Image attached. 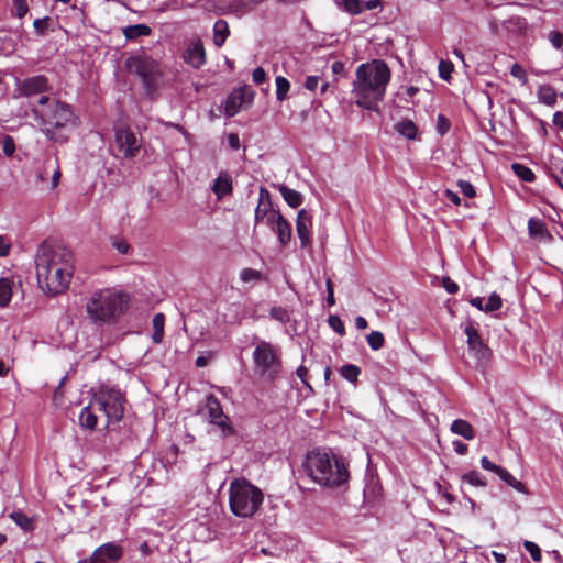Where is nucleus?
<instances>
[{
	"mask_svg": "<svg viewBox=\"0 0 563 563\" xmlns=\"http://www.w3.org/2000/svg\"><path fill=\"white\" fill-rule=\"evenodd\" d=\"M73 253L60 245L43 242L36 251L35 267L38 286L48 295L64 292L73 275Z\"/></svg>",
	"mask_w": 563,
	"mask_h": 563,
	"instance_id": "nucleus-1",
	"label": "nucleus"
},
{
	"mask_svg": "<svg viewBox=\"0 0 563 563\" xmlns=\"http://www.w3.org/2000/svg\"><path fill=\"white\" fill-rule=\"evenodd\" d=\"M391 78L388 65L382 59L361 64L355 71L352 95L355 103L366 110L376 111L383 101Z\"/></svg>",
	"mask_w": 563,
	"mask_h": 563,
	"instance_id": "nucleus-2",
	"label": "nucleus"
},
{
	"mask_svg": "<svg viewBox=\"0 0 563 563\" xmlns=\"http://www.w3.org/2000/svg\"><path fill=\"white\" fill-rule=\"evenodd\" d=\"M32 113L42 125V133L56 143H66L77 125L71 106L59 100H53L46 108L33 107Z\"/></svg>",
	"mask_w": 563,
	"mask_h": 563,
	"instance_id": "nucleus-3",
	"label": "nucleus"
},
{
	"mask_svg": "<svg viewBox=\"0 0 563 563\" xmlns=\"http://www.w3.org/2000/svg\"><path fill=\"white\" fill-rule=\"evenodd\" d=\"M305 473L317 484L330 488L347 483L350 473L344 461L325 451L312 450L303 462Z\"/></svg>",
	"mask_w": 563,
	"mask_h": 563,
	"instance_id": "nucleus-4",
	"label": "nucleus"
},
{
	"mask_svg": "<svg viewBox=\"0 0 563 563\" xmlns=\"http://www.w3.org/2000/svg\"><path fill=\"white\" fill-rule=\"evenodd\" d=\"M262 490L249 481L241 478L231 482L229 487V506L233 515L240 518L253 517L262 506Z\"/></svg>",
	"mask_w": 563,
	"mask_h": 563,
	"instance_id": "nucleus-5",
	"label": "nucleus"
},
{
	"mask_svg": "<svg viewBox=\"0 0 563 563\" xmlns=\"http://www.w3.org/2000/svg\"><path fill=\"white\" fill-rule=\"evenodd\" d=\"M126 306L123 294L112 289L95 291L86 305V311L95 322H111Z\"/></svg>",
	"mask_w": 563,
	"mask_h": 563,
	"instance_id": "nucleus-6",
	"label": "nucleus"
},
{
	"mask_svg": "<svg viewBox=\"0 0 563 563\" xmlns=\"http://www.w3.org/2000/svg\"><path fill=\"white\" fill-rule=\"evenodd\" d=\"M92 399L98 410L106 418V427L111 422H119L124 415L125 397L120 389L101 386L93 394Z\"/></svg>",
	"mask_w": 563,
	"mask_h": 563,
	"instance_id": "nucleus-7",
	"label": "nucleus"
},
{
	"mask_svg": "<svg viewBox=\"0 0 563 563\" xmlns=\"http://www.w3.org/2000/svg\"><path fill=\"white\" fill-rule=\"evenodd\" d=\"M253 361L262 377L274 380L278 376L282 361L277 349L272 343L260 341L253 352Z\"/></svg>",
	"mask_w": 563,
	"mask_h": 563,
	"instance_id": "nucleus-8",
	"label": "nucleus"
},
{
	"mask_svg": "<svg viewBox=\"0 0 563 563\" xmlns=\"http://www.w3.org/2000/svg\"><path fill=\"white\" fill-rule=\"evenodd\" d=\"M125 65L130 73L137 75L142 79L147 90L155 87L161 76V70L154 59L145 56H131L126 59Z\"/></svg>",
	"mask_w": 563,
	"mask_h": 563,
	"instance_id": "nucleus-9",
	"label": "nucleus"
},
{
	"mask_svg": "<svg viewBox=\"0 0 563 563\" xmlns=\"http://www.w3.org/2000/svg\"><path fill=\"white\" fill-rule=\"evenodd\" d=\"M464 333L467 336L468 352L475 358V366L485 367L490 360L492 350L483 342L478 330L472 322L465 325Z\"/></svg>",
	"mask_w": 563,
	"mask_h": 563,
	"instance_id": "nucleus-10",
	"label": "nucleus"
},
{
	"mask_svg": "<svg viewBox=\"0 0 563 563\" xmlns=\"http://www.w3.org/2000/svg\"><path fill=\"white\" fill-rule=\"evenodd\" d=\"M115 146L123 158H133L137 155L142 139L129 126L120 125L114 129Z\"/></svg>",
	"mask_w": 563,
	"mask_h": 563,
	"instance_id": "nucleus-11",
	"label": "nucleus"
},
{
	"mask_svg": "<svg viewBox=\"0 0 563 563\" xmlns=\"http://www.w3.org/2000/svg\"><path fill=\"white\" fill-rule=\"evenodd\" d=\"M254 97L255 91L249 85H244L233 89V91L228 96L225 101V115L230 118L234 117L244 104H252Z\"/></svg>",
	"mask_w": 563,
	"mask_h": 563,
	"instance_id": "nucleus-12",
	"label": "nucleus"
},
{
	"mask_svg": "<svg viewBox=\"0 0 563 563\" xmlns=\"http://www.w3.org/2000/svg\"><path fill=\"white\" fill-rule=\"evenodd\" d=\"M206 407L210 422L221 429L223 437L231 435L234 430L229 422L228 416L224 415L219 399L214 395H209L206 399Z\"/></svg>",
	"mask_w": 563,
	"mask_h": 563,
	"instance_id": "nucleus-13",
	"label": "nucleus"
},
{
	"mask_svg": "<svg viewBox=\"0 0 563 563\" xmlns=\"http://www.w3.org/2000/svg\"><path fill=\"white\" fill-rule=\"evenodd\" d=\"M51 89L47 77L44 75H35L24 78L18 84V91L20 96L31 98L36 95H42Z\"/></svg>",
	"mask_w": 563,
	"mask_h": 563,
	"instance_id": "nucleus-14",
	"label": "nucleus"
},
{
	"mask_svg": "<svg viewBox=\"0 0 563 563\" xmlns=\"http://www.w3.org/2000/svg\"><path fill=\"white\" fill-rule=\"evenodd\" d=\"M123 554L122 548L114 542H107L97 548L92 556L96 563H107L109 561H117Z\"/></svg>",
	"mask_w": 563,
	"mask_h": 563,
	"instance_id": "nucleus-15",
	"label": "nucleus"
},
{
	"mask_svg": "<svg viewBox=\"0 0 563 563\" xmlns=\"http://www.w3.org/2000/svg\"><path fill=\"white\" fill-rule=\"evenodd\" d=\"M312 225V218L307 210L301 209L296 219V230L301 243V247H307L310 244V228Z\"/></svg>",
	"mask_w": 563,
	"mask_h": 563,
	"instance_id": "nucleus-16",
	"label": "nucleus"
},
{
	"mask_svg": "<svg viewBox=\"0 0 563 563\" xmlns=\"http://www.w3.org/2000/svg\"><path fill=\"white\" fill-rule=\"evenodd\" d=\"M184 59L194 68H200L206 63V53L201 41L197 40L188 45Z\"/></svg>",
	"mask_w": 563,
	"mask_h": 563,
	"instance_id": "nucleus-17",
	"label": "nucleus"
},
{
	"mask_svg": "<svg viewBox=\"0 0 563 563\" xmlns=\"http://www.w3.org/2000/svg\"><path fill=\"white\" fill-rule=\"evenodd\" d=\"M212 192L220 200L233 190L232 178L227 172H220L211 186Z\"/></svg>",
	"mask_w": 563,
	"mask_h": 563,
	"instance_id": "nucleus-18",
	"label": "nucleus"
},
{
	"mask_svg": "<svg viewBox=\"0 0 563 563\" xmlns=\"http://www.w3.org/2000/svg\"><path fill=\"white\" fill-rule=\"evenodd\" d=\"M97 412H100L95 406V400L91 399L88 406L82 408L79 415V422L82 428L93 430L97 426L98 416Z\"/></svg>",
	"mask_w": 563,
	"mask_h": 563,
	"instance_id": "nucleus-19",
	"label": "nucleus"
},
{
	"mask_svg": "<svg viewBox=\"0 0 563 563\" xmlns=\"http://www.w3.org/2000/svg\"><path fill=\"white\" fill-rule=\"evenodd\" d=\"M528 232L531 238L539 240L550 239L551 235L548 231L547 223L539 218H530L528 221Z\"/></svg>",
	"mask_w": 563,
	"mask_h": 563,
	"instance_id": "nucleus-20",
	"label": "nucleus"
},
{
	"mask_svg": "<svg viewBox=\"0 0 563 563\" xmlns=\"http://www.w3.org/2000/svg\"><path fill=\"white\" fill-rule=\"evenodd\" d=\"M279 222L273 227V231L277 234L280 245H287L291 240V225L284 216H278Z\"/></svg>",
	"mask_w": 563,
	"mask_h": 563,
	"instance_id": "nucleus-21",
	"label": "nucleus"
},
{
	"mask_svg": "<svg viewBox=\"0 0 563 563\" xmlns=\"http://www.w3.org/2000/svg\"><path fill=\"white\" fill-rule=\"evenodd\" d=\"M278 190L284 200L291 208H298L303 202L302 195L299 191L287 187L286 185H280Z\"/></svg>",
	"mask_w": 563,
	"mask_h": 563,
	"instance_id": "nucleus-22",
	"label": "nucleus"
},
{
	"mask_svg": "<svg viewBox=\"0 0 563 563\" xmlns=\"http://www.w3.org/2000/svg\"><path fill=\"white\" fill-rule=\"evenodd\" d=\"M451 431L465 440H472L475 437L472 424L463 419L454 420L451 424Z\"/></svg>",
	"mask_w": 563,
	"mask_h": 563,
	"instance_id": "nucleus-23",
	"label": "nucleus"
},
{
	"mask_svg": "<svg viewBox=\"0 0 563 563\" xmlns=\"http://www.w3.org/2000/svg\"><path fill=\"white\" fill-rule=\"evenodd\" d=\"M230 34L229 25L224 20L216 21L213 25V43L217 47H221Z\"/></svg>",
	"mask_w": 563,
	"mask_h": 563,
	"instance_id": "nucleus-24",
	"label": "nucleus"
},
{
	"mask_svg": "<svg viewBox=\"0 0 563 563\" xmlns=\"http://www.w3.org/2000/svg\"><path fill=\"white\" fill-rule=\"evenodd\" d=\"M152 30L146 24L129 25L123 29V35L128 41L135 40L141 36H148Z\"/></svg>",
	"mask_w": 563,
	"mask_h": 563,
	"instance_id": "nucleus-25",
	"label": "nucleus"
},
{
	"mask_svg": "<svg viewBox=\"0 0 563 563\" xmlns=\"http://www.w3.org/2000/svg\"><path fill=\"white\" fill-rule=\"evenodd\" d=\"M13 280L8 277L0 278V308L7 307L12 298Z\"/></svg>",
	"mask_w": 563,
	"mask_h": 563,
	"instance_id": "nucleus-26",
	"label": "nucleus"
},
{
	"mask_svg": "<svg viewBox=\"0 0 563 563\" xmlns=\"http://www.w3.org/2000/svg\"><path fill=\"white\" fill-rule=\"evenodd\" d=\"M397 133L408 140H415L417 136V126L411 120H402L394 125Z\"/></svg>",
	"mask_w": 563,
	"mask_h": 563,
	"instance_id": "nucleus-27",
	"label": "nucleus"
},
{
	"mask_svg": "<svg viewBox=\"0 0 563 563\" xmlns=\"http://www.w3.org/2000/svg\"><path fill=\"white\" fill-rule=\"evenodd\" d=\"M256 3L255 0H234L230 2L229 10L238 15H243L251 12Z\"/></svg>",
	"mask_w": 563,
	"mask_h": 563,
	"instance_id": "nucleus-28",
	"label": "nucleus"
},
{
	"mask_svg": "<svg viewBox=\"0 0 563 563\" xmlns=\"http://www.w3.org/2000/svg\"><path fill=\"white\" fill-rule=\"evenodd\" d=\"M164 324H165V316L163 313H156L152 320V325L154 329V333L152 334V340L154 343L158 344L163 341Z\"/></svg>",
	"mask_w": 563,
	"mask_h": 563,
	"instance_id": "nucleus-29",
	"label": "nucleus"
},
{
	"mask_svg": "<svg viewBox=\"0 0 563 563\" xmlns=\"http://www.w3.org/2000/svg\"><path fill=\"white\" fill-rule=\"evenodd\" d=\"M511 169L514 174L522 181L532 183L536 179V175L532 169L523 164L514 163L511 165Z\"/></svg>",
	"mask_w": 563,
	"mask_h": 563,
	"instance_id": "nucleus-30",
	"label": "nucleus"
},
{
	"mask_svg": "<svg viewBox=\"0 0 563 563\" xmlns=\"http://www.w3.org/2000/svg\"><path fill=\"white\" fill-rule=\"evenodd\" d=\"M538 97L539 100L547 106H553L556 102V92L550 85L540 86Z\"/></svg>",
	"mask_w": 563,
	"mask_h": 563,
	"instance_id": "nucleus-31",
	"label": "nucleus"
},
{
	"mask_svg": "<svg viewBox=\"0 0 563 563\" xmlns=\"http://www.w3.org/2000/svg\"><path fill=\"white\" fill-rule=\"evenodd\" d=\"M10 518L15 525L22 528L24 531L33 530V521L21 510H15L10 514Z\"/></svg>",
	"mask_w": 563,
	"mask_h": 563,
	"instance_id": "nucleus-32",
	"label": "nucleus"
},
{
	"mask_svg": "<svg viewBox=\"0 0 563 563\" xmlns=\"http://www.w3.org/2000/svg\"><path fill=\"white\" fill-rule=\"evenodd\" d=\"M276 84V99L278 101H284L288 97V92L290 89V82L287 78L283 76H277L275 79Z\"/></svg>",
	"mask_w": 563,
	"mask_h": 563,
	"instance_id": "nucleus-33",
	"label": "nucleus"
},
{
	"mask_svg": "<svg viewBox=\"0 0 563 563\" xmlns=\"http://www.w3.org/2000/svg\"><path fill=\"white\" fill-rule=\"evenodd\" d=\"M341 375L350 383H355L361 374V368L354 364H346L340 368Z\"/></svg>",
	"mask_w": 563,
	"mask_h": 563,
	"instance_id": "nucleus-34",
	"label": "nucleus"
},
{
	"mask_svg": "<svg viewBox=\"0 0 563 563\" xmlns=\"http://www.w3.org/2000/svg\"><path fill=\"white\" fill-rule=\"evenodd\" d=\"M462 481L468 483L470 485L476 486V487H484L486 486V479L484 476L481 475L477 471H470L462 475Z\"/></svg>",
	"mask_w": 563,
	"mask_h": 563,
	"instance_id": "nucleus-35",
	"label": "nucleus"
},
{
	"mask_svg": "<svg viewBox=\"0 0 563 563\" xmlns=\"http://www.w3.org/2000/svg\"><path fill=\"white\" fill-rule=\"evenodd\" d=\"M499 478L507 483L509 486L518 492H525V485L520 481L516 479L506 468H503L499 473Z\"/></svg>",
	"mask_w": 563,
	"mask_h": 563,
	"instance_id": "nucleus-36",
	"label": "nucleus"
},
{
	"mask_svg": "<svg viewBox=\"0 0 563 563\" xmlns=\"http://www.w3.org/2000/svg\"><path fill=\"white\" fill-rule=\"evenodd\" d=\"M52 23H53L52 18L45 16V18H42V19H36L33 22V26H34V30H35L37 35L44 36V35L47 34Z\"/></svg>",
	"mask_w": 563,
	"mask_h": 563,
	"instance_id": "nucleus-37",
	"label": "nucleus"
},
{
	"mask_svg": "<svg viewBox=\"0 0 563 563\" xmlns=\"http://www.w3.org/2000/svg\"><path fill=\"white\" fill-rule=\"evenodd\" d=\"M44 165H45V169L54 167L53 175H52V188L57 187L60 176H62L60 168L58 165V159L55 158L54 161H52L51 158H47L45 161Z\"/></svg>",
	"mask_w": 563,
	"mask_h": 563,
	"instance_id": "nucleus-38",
	"label": "nucleus"
},
{
	"mask_svg": "<svg viewBox=\"0 0 563 563\" xmlns=\"http://www.w3.org/2000/svg\"><path fill=\"white\" fill-rule=\"evenodd\" d=\"M384 342H385L384 335L379 331H372L367 335V343L371 346V349L374 351L380 350L384 346Z\"/></svg>",
	"mask_w": 563,
	"mask_h": 563,
	"instance_id": "nucleus-39",
	"label": "nucleus"
},
{
	"mask_svg": "<svg viewBox=\"0 0 563 563\" xmlns=\"http://www.w3.org/2000/svg\"><path fill=\"white\" fill-rule=\"evenodd\" d=\"M341 4L344 10L352 15H357L363 12V1L361 0H342Z\"/></svg>",
	"mask_w": 563,
	"mask_h": 563,
	"instance_id": "nucleus-40",
	"label": "nucleus"
},
{
	"mask_svg": "<svg viewBox=\"0 0 563 563\" xmlns=\"http://www.w3.org/2000/svg\"><path fill=\"white\" fill-rule=\"evenodd\" d=\"M503 306V300L500 298L499 295H497L496 292H493L489 297H488V300L484 307V312H493V311H496L498 309H500Z\"/></svg>",
	"mask_w": 563,
	"mask_h": 563,
	"instance_id": "nucleus-41",
	"label": "nucleus"
},
{
	"mask_svg": "<svg viewBox=\"0 0 563 563\" xmlns=\"http://www.w3.org/2000/svg\"><path fill=\"white\" fill-rule=\"evenodd\" d=\"M269 314L273 319H275L284 324L290 321L289 312L285 308H282V307H273L269 311Z\"/></svg>",
	"mask_w": 563,
	"mask_h": 563,
	"instance_id": "nucleus-42",
	"label": "nucleus"
},
{
	"mask_svg": "<svg viewBox=\"0 0 563 563\" xmlns=\"http://www.w3.org/2000/svg\"><path fill=\"white\" fill-rule=\"evenodd\" d=\"M523 548L530 553L531 559L534 562H540L542 560L541 549L534 542L526 540L523 542Z\"/></svg>",
	"mask_w": 563,
	"mask_h": 563,
	"instance_id": "nucleus-43",
	"label": "nucleus"
},
{
	"mask_svg": "<svg viewBox=\"0 0 563 563\" xmlns=\"http://www.w3.org/2000/svg\"><path fill=\"white\" fill-rule=\"evenodd\" d=\"M548 40L555 49H558V51L563 49V33L562 32L551 31L548 34Z\"/></svg>",
	"mask_w": 563,
	"mask_h": 563,
	"instance_id": "nucleus-44",
	"label": "nucleus"
},
{
	"mask_svg": "<svg viewBox=\"0 0 563 563\" xmlns=\"http://www.w3.org/2000/svg\"><path fill=\"white\" fill-rule=\"evenodd\" d=\"M457 187L460 188L461 192L467 198H473L476 196L475 187L467 180H459Z\"/></svg>",
	"mask_w": 563,
	"mask_h": 563,
	"instance_id": "nucleus-45",
	"label": "nucleus"
},
{
	"mask_svg": "<svg viewBox=\"0 0 563 563\" xmlns=\"http://www.w3.org/2000/svg\"><path fill=\"white\" fill-rule=\"evenodd\" d=\"M111 244L120 254H128L130 251V244L124 239L111 238Z\"/></svg>",
	"mask_w": 563,
	"mask_h": 563,
	"instance_id": "nucleus-46",
	"label": "nucleus"
},
{
	"mask_svg": "<svg viewBox=\"0 0 563 563\" xmlns=\"http://www.w3.org/2000/svg\"><path fill=\"white\" fill-rule=\"evenodd\" d=\"M329 325L340 335H343L345 332L344 324L342 320L338 316H330L328 319Z\"/></svg>",
	"mask_w": 563,
	"mask_h": 563,
	"instance_id": "nucleus-47",
	"label": "nucleus"
},
{
	"mask_svg": "<svg viewBox=\"0 0 563 563\" xmlns=\"http://www.w3.org/2000/svg\"><path fill=\"white\" fill-rule=\"evenodd\" d=\"M240 277H241V279L244 283H249V282H252V280H258L261 278V273L258 271H256V269L244 268L241 272Z\"/></svg>",
	"mask_w": 563,
	"mask_h": 563,
	"instance_id": "nucleus-48",
	"label": "nucleus"
},
{
	"mask_svg": "<svg viewBox=\"0 0 563 563\" xmlns=\"http://www.w3.org/2000/svg\"><path fill=\"white\" fill-rule=\"evenodd\" d=\"M2 152L5 156L10 157L15 152V143L13 137L7 135L2 142Z\"/></svg>",
	"mask_w": 563,
	"mask_h": 563,
	"instance_id": "nucleus-49",
	"label": "nucleus"
},
{
	"mask_svg": "<svg viewBox=\"0 0 563 563\" xmlns=\"http://www.w3.org/2000/svg\"><path fill=\"white\" fill-rule=\"evenodd\" d=\"M14 49V42L10 36H0V54H8Z\"/></svg>",
	"mask_w": 563,
	"mask_h": 563,
	"instance_id": "nucleus-50",
	"label": "nucleus"
},
{
	"mask_svg": "<svg viewBox=\"0 0 563 563\" xmlns=\"http://www.w3.org/2000/svg\"><path fill=\"white\" fill-rule=\"evenodd\" d=\"M278 216H283V214L278 210H276L272 207V209L268 211L267 216L265 217L264 221L271 229H273V227H275L279 222Z\"/></svg>",
	"mask_w": 563,
	"mask_h": 563,
	"instance_id": "nucleus-51",
	"label": "nucleus"
},
{
	"mask_svg": "<svg viewBox=\"0 0 563 563\" xmlns=\"http://www.w3.org/2000/svg\"><path fill=\"white\" fill-rule=\"evenodd\" d=\"M15 7V15L23 18L29 12V5L26 0H13Z\"/></svg>",
	"mask_w": 563,
	"mask_h": 563,
	"instance_id": "nucleus-52",
	"label": "nucleus"
},
{
	"mask_svg": "<svg viewBox=\"0 0 563 563\" xmlns=\"http://www.w3.org/2000/svg\"><path fill=\"white\" fill-rule=\"evenodd\" d=\"M271 209L272 207L257 205L254 214L255 225L264 221L265 217L267 216Z\"/></svg>",
	"mask_w": 563,
	"mask_h": 563,
	"instance_id": "nucleus-53",
	"label": "nucleus"
},
{
	"mask_svg": "<svg viewBox=\"0 0 563 563\" xmlns=\"http://www.w3.org/2000/svg\"><path fill=\"white\" fill-rule=\"evenodd\" d=\"M252 79L255 85H261L266 81L267 76L263 67H257L252 73Z\"/></svg>",
	"mask_w": 563,
	"mask_h": 563,
	"instance_id": "nucleus-54",
	"label": "nucleus"
},
{
	"mask_svg": "<svg viewBox=\"0 0 563 563\" xmlns=\"http://www.w3.org/2000/svg\"><path fill=\"white\" fill-rule=\"evenodd\" d=\"M481 465L484 470L492 471V472L496 473L497 475H499L500 471L503 470V467L490 462L487 456H483L481 459Z\"/></svg>",
	"mask_w": 563,
	"mask_h": 563,
	"instance_id": "nucleus-55",
	"label": "nucleus"
},
{
	"mask_svg": "<svg viewBox=\"0 0 563 563\" xmlns=\"http://www.w3.org/2000/svg\"><path fill=\"white\" fill-rule=\"evenodd\" d=\"M258 205L273 207L271 200V192L265 187H260Z\"/></svg>",
	"mask_w": 563,
	"mask_h": 563,
	"instance_id": "nucleus-56",
	"label": "nucleus"
},
{
	"mask_svg": "<svg viewBox=\"0 0 563 563\" xmlns=\"http://www.w3.org/2000/svg\"><path fill=\"white\" fill-rule=\"evenodd\" d=\"M510 75L515 78H518L522 81H526L527 80V75H526V70L523 69L522 66H520L519 64H514L510 68Z\"/></svg>",
	"mask_w": 563,
	"mask_h": 563,
	"instance_id": "nucleus-57",
	"label": "nucleus"
},
{
	"mask_svg": "<svg viewBox=\"0 0 563 563\" xmlns=\"http://www.w3.org/2000/svg\"><path fill=\"white\" fill-rule=\"evenodd\" d=\"M319 76H308L303 82V86L307 90L314 91L319 85Z\"/></svg>",
	"mask_w": 563,
	"mask_h": 563,
	"instance_id": "nucleus-58",
	"label": "nucleus"
},
{
	"mask_svg": "<svg viewBox=\"0 0 563 563\" xmlns=\"http://www.w3.org/2000/svg\"><path fill=\"white\" fill-rule=\"evenodd\" d=\"M10 250H11L10 241L5 236L0 235V256L9 255Z\"/></svg>",
	"mask_w": 563,
	"mask_h": 563,
	"instance_id": "nucleus-59",
	"label": "nucleus"
},
{
	"mask_svg": "<svg viewBox=\"0 0 563 563\" xmlns=\"http://www.w3.org/2000/svg\"><path fill=\"white\" fill-rule=\"evenodd\" d=\"M443 287L451 295L456 294L459 291V285L455 282L451 280L449 277L443 279Z\"/></svg>",
	"mask_w": 563,
	"mask_h": 563,
	"instance_id": "nucleus-60",
	"label": "nucleus"
},
{
	"mask_svg": "<svg viewBox=\"0 0 563 563\" xmlns=\"http://www.w3.org/2000/svg\"><path fill=\"white\" fill-rule=\"evenodd\" d=\"M383 2L380 0H368L363 2V11L364 10H375L382 8Z\"/></svg>",
	"mask_w": 563,
	"mask_h": 563,
	"instance_id": "nucleus-61",
	"label": "nucleus"
},
{
	"mask_svg": "<svg viewBox=\"0 0 563 563\" xmlns=\"http://www.w3.org/2000/svg\"><path fill=\"white\" fill-rule=\"evenodd\" d=\"M453 446H454L455 452L460 455H465L468 451L467 444H465L464 442H462L460 440L454 441Z\"/></svg>",
	"mask_w": 563,
	"mask_h": 563,
	"instance_id": "nucleus-62",
	"label": "nucleus"
},
{
	"mask_svg": "<svg viewBox=\"0 0 563 563\" xmlns=\"http://www.w3.org/2000/svg\"><path fill=\"white\" fill-rule=\"evenodd\" d=\"M296 374L307 387L311 388L310 385L307 383L308 368L306 366L300 365L297 368Z\"/></svg>",
	"mask_w": 563,
	"mask_h": 563,
	"instance_id": "nucleus-63",
	"label": "nucleus"
},
{
	"mask_svg": "<svg viewBox=\"0 0 563 563\" xmlns=\"http://www.w3.org/2000/svg\"><path fill=\"white\" fill-rule=\"evenodd\" d=\"M553 124L563 130V112L556 111L553 115Z\"/></svg>",
	"mask_w": 563,
	"mask_h": 563,
	"instance_id": "nucleus-64",
	"label": "nucleus"
}]
</instances>
